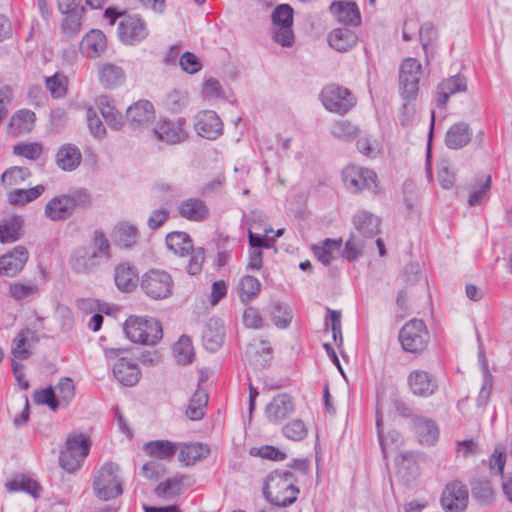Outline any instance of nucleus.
<instances>
[{"label":"nucleus","mask_w":512,"mask_h":512,"mask_svg":"<svg viewBox=\"0 0 512 512\" xmlns=\"http://www.w3.org/2000/svg\"><path fill=\"white\" fill-rule=\"evenodd\" d=\"M110 258V242L103 232L96 230L89 245L80 246L71 253L69 265L75 273L87 275Z\"/></svg>","instance_id":"f257e3e1"},{"label":"nucleus","mask_w":512,"mask_h":512,"mask_svg":"<svg viewBox=\"0 0 512 512\" xmlns=\"http://www.w3.org/2000/svg\"><path fill=\"white\" fill-rule=\"evenodd\" d=\"M299 493L295 476L289 470H274L267 475L263 494L271 504L288 507L297 500Z\"/></svg>","instance_id":"f03ea898"},{"label":"nucleus","mask_w":512,"mask_h":512,"mask_svg":"<svg viewBox=\"0 0 512 512\" xmlns=\"http://www.w3.org/2000/svg\"><path fill=\"white\" fill-rule=\"evenodd\" d=\"M123 330L129 340L144 345H155L162 338V327L152 317L129 316Z\"/></svg>","instance_id":"7ed1b4c3"},{"label":"nucleus","mask_w":512,"mask_h":512,"mask_svg":"<svg viewBox=\"0 0 512 512\" xmlns=\"http://www.w3.org/2000/svg\"><path fill=\"white\" fill-rule=\"evenodd\" d=\"M120 468L113 462L104 463L95 473L93 491L104 501L115 499L123 493Z\"/></svg>","instance_id":"20e7f679"},{"label":"nucleus","mask_w":512,"mask_h":512,"mask_svg":"<svg viewBox=\"0 0 512 512\" xmlns=\"http://www.w3.org/2000/svg\"><path fill=\"white\" fill-rule=\"evenodd\" d=\"M166 245L169 250L174 254L181 257L191 254L187 272L190 275H197L202 270V265L205 259L204 248H193V242L190 236L181 231H174L166 236Z\"/></svg>","instance_id":"39448f33"},{"label":"nucleus","mask_w":512,"mask_h":512,"mask_svg":"<svg viewBox=\"0 0 512 512\" xmlns=\"http://www.w3.org/2000/svg\"><path fill=\"white\" fill-rule=\"evenodd\" d=\"M399 341L404 351L420 354L430 342V334L423 320L408 321L399 332Z\"/></svg>","instance_id":"423d86ee"},{"label":"nucleus","mask_w":512,"mask_h":512,"mask_svg":"<svg viewBox=\"0 0 512 512\" xmlns=\"http://www.w3.org/2000/svg\"><path fill=\"white\" fill-rule=\"evenodd\" d=\"M90 441L83 434L69 435L66 440V447L59 456L60 466L68 472H74L81 466L83 460L88 456Z\"/></svg>","instance_id":"0eeeda50"},{"label":"nucleus","mask_w":512,"mask_h":512,"mask_svg":"<svg viewBox=\"0 0 512 512\" xmlns=\"http://www.w3.org/2000/svg\"><path fill=\"white\" fill-rule=\"evenodd\" d=\"M140 287L151 299H166L173 293L174 282L168 272L151 269L143 274Z\"/></svg>","instance_id":"6e6552de"},{"label":"nucleus","mask_w":512,"mask_h":512,"mask_svg":"<svg viewBox=\"0 0 512 512\" xmlns=\"http://www.w3.org/2000/svg\"><path fill=\"white\" fill-rule=\"evenodd\" d=\"M422 75L421 63L416 58H406L399 69V90L403 99H416Z\"/></svg>","instance_id":"1a4fd4ad"},{"label":"nucleus","mask_w":512,"mask_h":512,"mask_svg":"<svg viewBox=\"0 0 512 512\" xmlns=\"http://www.w3.org/2000/svg\"><path fill=\"white\" fill-rule=\"evenodd\" d=\"M320 96L324 107L330 112L343 115L352 107L350 91L347 88L335 84L327 85L322 89Z\"/></svg>","instance_id":"9d476101"},{"label":"nucleus","mask_w":512,"mask_h":512,"mask_svg":"<svg viewBox=\"0 0 512 512\" xmlns=\"http://www.w3.org/2000/svg\"><path fill=\"white\" fill-rule=\"evenodd\" d=\"M468 489L460 481H452L445 486L441 505L445 512H464L468 504Z\"/></svg>","instance_id":"9b49d317"},{"label":"nucleus","mask_w":512,"mask_h":512,"mask_svg":"<svg viewBox=\"0 0 512 512\" xmlns=\"http://www.w3.org/2000/svg\"><path fill=\"white\" fill-rule=\"evenodd\" d=\"M117 31L120 41L126 45L138 44L148 35L145 23L136 15L123 16Z\"/></svg>","instance_id":"f8f14e48"},{"label":"nucleus","mask_w":512,"mask_h":512,"mask_svg":"<svg viewBox=\"0 0 512 512\" xmlns=\"http://www.w3.org/2000/svg\"><path fill=\"white\" fill-rule=\"evenodd\" d=\"M195 129L203 138L214 140L223 132V124L216 112L204 110L195 117Z\"/></svg>","instance_id":"ddd939ff"},{"label":"nucleus","mask_w":512,"mask_h":512,"mask_svg":"<svg viewBox=\"0 0 512 512\" xmlns=\"http://www.w3.org/2000/svg\"><path fill=\"white\" fill-rule=\"evenodd\" d=\"M181 120H160L153 129L154 136L167 144H178L187 138V132L183 127Z\"/></svg>","instance_id":"4468645a"},{"label":"nucleus","mask_w":512,"mask_h":512,"mask_svg":"<svg viewBox=\"0 0 512 512\" xmlns=\"http://www.w3.org/2000/svg\"><path fill=\"white\" fill-rule=\"evenodd\" d=\"M155 118L153 104L148 100H140L129 106L126 111V120L133 129H139L150 124Z\"/></svg>","instance_id":"2eb2a0df"},{"label":"nucleus","mask_w":512,"mask_h":512,"mask_svg":"<svg viewBox=\"0 0 512 512\" xmlns=\"http://www.w3.org/2000/svg\"><path fill=\"white\" fill-rule=\"evenodd\" d=\"M28 260V251L24 246H16L11 252L0 257V275L13 277L18 274Z\"/></svg>","instance_id":"dca6fc26"},{"label":"nucleus","mask_w":512,"mask_h":512,"mask_svg":"<svg viewBox=\"0 0 512 512\" xmlns=\"http://www.w3.org/2000/svg\"><path fill=\"white\" fill-rule=\"evenodd\" d=\"M294 408L292 397L286 393H281L274 396L266 406L265 415L269 422L279 423L291 415Z\"/></svg>","instance_id":"f3484780"},{"label":"nucleus","mask_w":512,"mask_h":512,"mask_svg":"<svg viewBox=\"0 0 512 512\" xmlns=\"http://www.w3.org/2000/svg\"><path fill=\"white\" fill-rule=\"evenodd\" d=\"M39 341L36 331L29 328L21 329L12 343V355L14 359L26 360L31 356L30 349Z\"/></svg>","instance_id":"a211bd4d"},{"label":"nucleus","mask_w":512,"mask_h":512,"mask_svg":"<svg viewBox=\"0 0 512 512\" xmlns=\"http://www.w3.org/2000/svg\"><path fill=\"white\" fill-rule=\"evenodd\" d=\"M179 215L189 221L203 222L209 218V208L200 198H188L178 206Z\"/></svg>","instance_id":"6ab92c4d"},{"label":"nucleus","mask_w":512,"mask_h":512,"mask_svg":"<svg viewBox=\"0 0 512 512\" xmlns=\"http://www.w3.org/2000/svg\"><path fill=\"white\" fill-rule=\"evenodd\" d=\"M113 375L122 385L131 387L139 382L141 372L134 361L122 357L113 365Z\"/></svg>","instance_id":"aec40b11"},{"label":"nucleus","mask_w":512,"mask_h":512,"mask_svg":"<svg viewBox=\"0 0 512 512\" xmlns=\"http://www.w3.org/2000/svg\"><path fill=\"white\" fill-rule=\"evenodd\" d=\"M107 48L105 34L97 29L90 30L81 40L80 51L88 58L99 57Z\"/></svg>","instance_id":"412c9836"},{"label":"nucleus","mask_w":512,"mask_h":512,"mask_svg":"<svg viewBox=\"0 0 512 512\" xmlns=\"http://www.w3.org/2000/svg\"><path fill=\"white\" fill-rule=\"evenodd\" d=\"M409 386L415 395L428 397L437 389L435 378L424 370H414L408 377Z\"/></svg>","instance_id":"4be33fe9"},{"label":"nucleus","mask_w":512,"mask_h":512,"mask_svg":"<svg viewBox=\"0 0 512 512\" xmlns=\"http://www.w3.org/2000/svg\"><path fill=\"white\" fill-rule=\"evenodd\" d=\"M224 326L219 318H211L206 323L202 333L204 347L211 351H217L224 341Z\"/></svg>","instance_id":"5701e85b"},{"label":"nucleus","mask_w":512,"mask_h":512,"mask_svg":"<svg viewBox=\"0 0 512 512\" xmlns=\"http://www.w3.org/2000/svg\"><path fill=\"white\" fill-rule=\"evenodd\" d=\"M36 115L29 109H21L14 113L9 122V133L20 136L31 132L34 128Z\"/></svg>","instance_id":"b1692460"},{"label":"nucleus","mask_w":512,"mask_h":512,"mask_svg":"<svg viewBox=\"0 0 512 512\" xmlns=\"http://www.w3.org/2000/svg\"><path fill=\"white\" fill-rule=\"evenodd\" d=\"M472 137V131L465 122L453 124L445 136V144L450 149H460L466 146Z\"/></svg>","instance_id":"393cba45"},{"label":"nucleus","mask_w":512,"mask_h":512,"mask_svg":"<svg viewBox=\"0 0 512 512\" xmlns=\"http://www.w3.org/2000/svg\"><path fill=\"white\" fill-rule=\"evenodd\" d=\"M114 281L120 291H133L138 282V274L135 267L128 263H121L117 265L114 273Z\"/></svg>","instance_id":"a878e982"},{"label":"nucleus","mask_w":512,"mask_h":512,"mask_svg":"<svg viewBox=\"0 0 512 512\" xmlns=\"http://www.w3.org/2000/svg\"><path fill=\"white\" fill-rule=\"evenodd\" d=\"M73 213L67 194L52 198L45 206V215L53 220H65Z\"/></svg>","instance_id":"bb28decb"},{"label":"nucleus","mask_w":512,"mask_h":512,"mask_svg":"<svg viewBox=\"0 0 512 512\" xmlns=\"http://www.w3.org/2000/svg\"><path fill=\"white\" fill-rule=\"evenodd\" d=\"M81 160L80 150L72 144L61 146L56 154V164L64 171L75 170L80 165Z\"/></svg>","instance_id":"cd10ccee"},{"label":"nucleus","mask_w":512,"mask_h":512,"mask_svg":"<svg viewBox=\"0 0 512 512\" xmlns=\"http://www.w3.org/2000/svg\"><path fill=\"white\" fill-rule=\"evenodd\" d=\"M97 105L107 125L113 130H120L124 123L123 117L122 114L114 107L109 97H98Z\"/></svg>","instance_id":"c85d7f7f"},{"label":"nucleus","mask_w":512,"mask_h":512,"mask_svg":"<svg viewBox=\"0 0 512 512\" xmlns=\"http://www.w3.org/2000/svg\"><path fill=\"white\" fill-rule=\"evenodd\" d=\"M414 429L422 444L433 445L439 435L438 426L433 420L417 417L414 420Z\"/></svg>","instance_id":"c756f323"},{"label":"nucleus","mask_w":512,"mask_h":512,"mask_svg":"<svg viewBox=\"0 0 512 512\" xmlns=\"http://www.w3.org/2000/svg\"><path fill=\"white\" fill-rule=\"evenodd\" d=\"M210 454V448L206 444L191 443L185 444L179 452L178 459L185 465H194L197 461L207 458Z\"/></svg>","instance_id":"7c9ffc66"},{"label":"nucleus","mask_w":512,"mask_h":512,"mask_svg":"<svg viewBox=\"0 0 512 512\" xmlns=\"http://www.w3.org/2000/svg\"><path fill=\"white\" fill-rule=\"evenodd\" d=\"M437 38L438 32L432 23L427 22L421 25L419 28V40L425 54L426 64H429L430 59L433 58L436 53L434 42Z\"/></svg>","instance_id":"2f4dec72"},{"label":"nucleus","mask_w":512,"mask_h":512,"mask_svg":"<svg viewBox=\"0 0 512 512\" xmlns=\"http://www.w3.org/2000/svg\"><path fill=\"white\" fill-rule=\"evenodd\" d=\"M5 486L9 492L23 491L33 497L39 496L40 486L35 480L25 474L14 475L6 482Z\"/></svg>","instance_id":"473e14b6"},{"label":"nucleus","mask_w":512,"mask_h":512,"mask_svg":"<svg viewBox=\"0 0 512 512\" xmlns=\"http://www.w3.org/2000/svg\"><path fill=\"white\" fill-rule=\"evenodd\" d=\"M124 70L112 63H105L99 69V79L108 88L120 86L125 81Z\"/></svg>","instance_id":"72a5a7b5"},{"label":"nucleus","mask_w":512,"mask_h":512,"mask_svg":"<svg viewBox=\"0 0 512 512\" xmlns=\"http://www.w3.org/2000/svg\"><path fill=\"white\" fill-rule=\"evenodd\" d=\"M188 480V477L184 475L174 476L168 478L164 482L158 484L155 488V494L158 497L167 498L178 496L183 493L186 488L185 481Z\"/></svg>","instance_id":"f704fd0d"},{"label":"nucleus","mask_w":512,"mask_h":512,"mask_svg":"<svg viewBox=\"0 0 512 512\" xmlns=\"http://www.w3.org/2000/svg\"><path fill=\"white\" fill-rule=\"evenodd\" d=\"M22 219L19 216H11L0 221V242L11 243L21 237Z\"/></svg>","instance_id":"c9c22d12"},{"label":"nucleus","mask_w":512,"mask_h":512,"mask_svg":"<svg viewBox=\"0 0 512 512\" xmlns=\"http://www.w3.org/2000/svg\"><path fill=\"white\" fill-rule=\"evenodd\" d=\"M208 403V394L203 389H198L190 399L186 415L190 420L197 421L204 417Z\"/></svg>","instance_id":"e433bc0d"},{"label":"nucleus","mask_w":512,"mask_h":512,"mask_svg":"<svg viewBox=\"0 0 512 512\" xmlns=\"http://www.w3.org/2000/svg\"><path fill=\"white\" fill-rule=\"evenodd\" d=\"M145 450L149 455L157 459H168L177 451L176 443L168 440H155L145 444Z\"/></svg>","instance_id":"4c0bfd02"},{"label":"nucleus","mask_w":512,"mask_h":512,"mask_svg":"<svg viewBox=\"0 0 512 512\" xmlns=\"http://www.w3.org/2000/svg\"><path fill=\"white\" fill-rule=\"evenodd\" d=\"M367 190L372 194L378 191V177L375 171L368 168H359L357 178H354V190Z\"/></svg>","instance_id":"58836bf2"},{"label":"nucleus","mask_w":512,"mask_h":512,"mask_svg":"<svg viewBox=\"0 0 512 512\" xmlns=\"http://www.w3.org/2000/svg\"><path fill=\"white\" fill-rule=\"evenodd\" d=\"M355 228L366 237H373L379 232V219L374 215L362 212L354 217Z\"/></svg>","instance_id":"ea45409f"},{"label":"nucleus","mask_w":512,"mask_h":512,"mask_svg":"<svg viewBox=\"0 0 512 512\" xmlns=\"http://www.w3.org/2000/svg\"><path fill=\"white\" fill-rule=\"evenodd\" d=\"M188 104V93L185 89L175 88L163 98V105L172 112H180Z\"/></svg>","instance_id":"a19ab883"},{"label":"nucleus","mask_w":512,"mask_h":512,"mask_svg":"<svg viewBox=\"0 0 512 512\" xmlns=\"http://www.w3.org/2000/svg\"><path fill=\"white\" fill-rule=\"evenodd\" d=\"M239 289L240 300L243 303H248L260 292L261 283L257 278L250 275H245L240 280Z\"/></svg>","instance_id":"79ce46f5"},{"label":"nucleus","mask_w":512,"mask_h":512,"mask_svg":"<svg viewBox=\"0 0 512 512\" xmlns=\"http://www.w3.org/2000/svg\"><path fill=\"white\" fill-rule=\"evenodd\" d=\"M270 314L274 324L281 329L288 327L292 321V313L288 305L278 301L272 302Z\"/></svg>","instance_id":"37998d69"},{"label":"nucleus","mask_w":512,"mask_h":512,"mask_svg":"<svg viewBox=\"0 0 512 512\" xmlns=\"http://www.w3.org/2000/svg\"><path fill=\"white\" fill-rule=\"evenodd\" d=\"M174 354L179 364H189L192 362L194 352L190 337L182 335L174 345Z\"/></svg>","instance_id":"c03bdc74"},{"label":"nucleus","mask_w":512,"mask_h":512,"mask_svg":"<svg viewBox=\"0 0 512 512\" xmlns=\"http://www.w3.org/2000/svg\"><path fill=\"white\" fill-rule=\"evenodd\" d=\"M350 36V31L346 28L334 29L328 35L329 45L339 52H346L352 45Z\"/></svg>","instance_id":"a18cd8bd"},{"label":"nucleus","mask_w":512,"mask_h":512,"mask_svg":"<svg viewBox=\"0 0 512 512\" xmlns=\"http://www.w3.org/2000/svg\"><path fill=\"white\" fill-rule=\"evenodd\" d=\"M67 83V77L58 72L45 78L46 88L54 98H62L66 95Z\"/></svg>","instance_id":"49530a36"},{"label":"nucleus","mask_w":512,"mask_h":512,"mask_svg":"<svg viewBox=\"0 0 512 512\" xmlns=\"http://www.w3.org/2000/svg\"><path fill=\"white\" fill-rule=\"evenodd\" d=\"M340 247V240L326 239L322 246H313V251L321 263L328 265L333 259V251L339 250Z\"/></svg>","instance_id":"de8ad7c7"},{"label":"nucleus","mask_w":512,"mask_h":512,"mask_svg":"<svg viewBox=\"0 0 512 512\" xmlns=\"http://www.w3.org/2000/svg\"><path fill=\"white\" fill-rule=\"evenodd\" d=\"M381 404L380 401H378L377 408H376V426L378 431V437L380 446L382 449L383 456L386 457L388 449H390L394 444L398 442L399 435L397 432H391L387 436H384L382 434L381 429V423H382V416H381Z\"/></svg>","instance_id":"09e8293b"},{"label":"nucleus","mask_w":512,"mask_h":512,"mask_svg":"<svg viewBox=\"0 0 512 512\" xmlns=\"http://www.w3.org/2000/svg\"><path fill=\"white\" fill-rule=\"evenodd\" d=\"M354 138H356V147L358 151L366 157L374 158L379 153V144L376 140L366 135H360L358 129L354 127Z\"/></svg>","instance_id":"8fccbe9b"},{"label":"nucleus","mask_w":512,"mask_h":512,"mask_svg":"<svg viewBox=\"0 0 512 512\" xmlns=\"http://www.w3.org/2000/svg\"><path fill=\"white\" fill-rule=\"evenodd\" d=\"M329 10L338 22L346 25L352 22V2L333 1Z\"/></svg>","instance_id":"3c124183"},{"label":"nucleus","mask_w":512,"mask_h":512,"mask_svg":"<svg viewBox=\"0 0 512 512\" xmlns=\"http://www.w3.org/2000/svg\"><path fill=\"white\" fill-rule=\"evenodd\" d=\"M293 9L289 4H279L272 12L271 18L273 26H292Z\"/></svg>","instance_id":"603ef678"},{"label":"nucleus","mask_w":512,"mask_h":512,"mask_svg":"<svg viewBox=\"0 0 512 512\" xmlns=\"http://www.w3.org/2000/svg\"><path fill=\"white\" fill-rule=\"evenodd\" d=\"M120 244L125 248H130L136 244L139 232L138 229L128 223H122L117 228Z\"/></svg>","instance_id":"864d4df0"},{"label":"nucleus","mask_w":512,"mask_h":512,"mask_svg":"<svg viewBox=\"0 0 512 512\" xmlns=\"http://www.w3.org/2000/svg\"><path fill=\"white\" fill-rule=\"evenodd\" d=\"M29 176L30 171L27 168L12 167L2 174L1 181L5 186L11 187L25 181Z\"/></svg>","instance_id":"5fc2aeb1"},{"label":"nucleus","mask_w":512,"mask_h":512,"mask_svg":"<svg viewBox=\"0 0 512 512\" xmlns=\"http://www.w3.org/2000/svg\"><path fill=\"white\" fill-rule=\"evenodd\" d=\"M33 398L37 404L47 405L53 411L61 405L54 388L51 386L40 391H35Z\"/></svg>","instance_id":"6e6d98bb"},{"label":"nucleus","mask_w":512,"mask_h":512,"mask_svg":"<svg viewBox=\"0 0 512 512\" xmlns=\"http://www.w3.org/2000/svg\"><path fill=\"white\" fill-rule=\"evenodd\" d=\"M56 396L60 404L67 405L75 395V387L72 379L61 378L55 387Z\"/></svg>","instance_id":"4d7b16f0"},{"label":"nucleus","mask_w":512,"mask_h":512,"mask_svg":"<svg viewBox=\"0 0 512 512\" xmlns=\"http://www.w3.org/2000/svg\"><path fill=\"white\" fill-rule=\"evenodd\" d=\"M283 434L286 438L293 441H301L307 435V428L303 421L293 420L282 428Z\"/></svg>","instance_id":"13d9d810"},{"label":"nucleus","mask_w":512,"mask_h":512,"mask_svg":"<svg viewBox=\"0 0 512 512\" xmlns=\"http://www.w3.org/2000/svg\"><path fill=\"white\" fill-rule=\"evenodd\" d=\"M272 38L283 47L292 46L295 39L292 26H273Z\"/></svg>","instance_id":"bf43d9fd"},{"label":"nucleus","mask_w":512,"mask_h":512,"mask_svg":"<svg viewBox=\"0 0 512 512\" xmlns=\"http://www.w3.org/2000/svg\"><path fill=\"white\" fill-rule=\"evenodd\" d=\"M493 488L489 481L479 480L472 487V496L481 503H488L493 498Z\"/></svg>","instance_id":"052dcab7"},{"label":"nucleus","mask_w":512,"mask_h":512,"mask_svg":"<svg viewBox=\"0 0 512 512\" xmlns=\"http://www.w3.org/2000/svg\"><path fill=\"white\" fill-rule=\"evenodd\" d=\"M86 118L91 134L99 139L104 138V136L106 135L105 126L103 125L101 119L98 117L96 111L93 108L89 107L87 109Z\"/></svg>","instance_id":"680f3d73"},{"label":"nucleus","mask_w":512,"mask_h":512,"mask_svg":"<svg viewBox=\"0 0 512 512\" xmlns=\"http://www.w3.org/2000/svg\"><path fill=\"white\" fill-rule=\"evenodd\" d=\"M250 454L273 461H282L286 458V454L284 452L270 445H264L259 448L253 447L250 450Z\"/></svg>","instance_id":"e2e57ef3"},{"label":"nucleus","mask_w":512,"mask_h":512,"mask_svg":"<svg viewBox=\"0 0 512 512\" xmlns=\"http://www.w3.org/2000/svg\"><path fill=\"white\" fill-rule=\"evenodd\" d=\"M38 293V286L31 283H15L10 286V294L16 300H24Z\"/></svg>","instance_id":"0e129e2a"},{"label":"nucleus","mask_w":512,"mask_h":512,"mask_svg":"<svg viewBox=\"0 0 512 512\" xmlns=\"http://www.w3.org/2000/svg\"><path fill=\"white\" fill-rule=\"evenodd\" d=\"M491 186V177L487 176L483 183L475 189L469 196L468 205L470 207L481 204L485 199L488 198V192Z\"/></svg>","instance_id":"69168bd1"},{"label":"nucleus","mask_w":512,"mask_h":512,"mask_svg":"<svg viewBox=\"0 0 512 512\" xmlns=\"http://www.w3.org/2000/svg\"><path fill=\"white\" fill-rule=\"evenodd\" d=\"M441 89H446L451 95L464 92L467 89L466 79L461 75L452 76L441 82Z\"/></svg>","instance_id":"338daca9"},{"label":"nucleus","mask_w":512,"mask_h":512,"mask_svg":"<svg viewBox=\"0 0 512 512\" xmlns=\"http://www.w3.org/2000/svg\"><path fill=\"white\" fill-rule=\"evenodd\" d=\"M14 153L27 159L36 160L42 153V146L39 143L16 145Z\"/></svg>","instance_id":"774afa93"}]
</instances>
